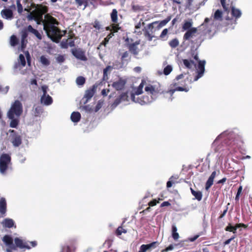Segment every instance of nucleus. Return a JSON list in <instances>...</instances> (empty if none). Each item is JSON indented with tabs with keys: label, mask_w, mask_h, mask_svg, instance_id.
I'll return each instance as SVG.
<instances>
[{
	"label": "nucleus",
	"mask_w": 252,
	"mask_h": 252,
	"mask_svg": "<svg viewBox=\"0 0 252 252\" xmlns=\"http://www.w3.org/2000/svg\"><path fill=\"white\" fill-rule=\"evenodd\" d=\"M72 54L77 59L81 61H86L87 60V58L85 55V52L81 49H72Z\"/></svg>",
	"instance_id": "9d476101"
},
{
	"label": "nucleus",
	"mask_w": 252,
	"mask_h": 252,
	"mask_svg": "<svg viewBox=\"0 0 252 252\" xmlns=\"http://www.w3.org/2000/svg\"><path fill=\"white\" fill-rule=\"evenodd\" d=\"M103 103H104L103 100H102V99L99 100L98 101V102L95 106V111L97 112V111H98V110L102 107V106L103 105Z\"/></svg>",
	"instance_id": "de8ad7c7"
},
{
	"label": "nucleus",
	"mask_w": 252,
	"mask_h": 252,
	"mask_svg": "<svg viewBox=\"0 0 252 252\" xmlns=\"http://www.w3.org/2000/svg\"><path fill=\"white\" fill-rule=\"evenodd\" d=\"M23 112V106L21 102L15 100L7 112V117L9 119H13L15 117L19 118Z\"/></svg>",
	"instance_id": "20e7f679"
},
{
	"label": "nucleus",
	"mask_w": 252,
	"mask_h": 252,
	"mask_svg": "<svg viewBox=\"0 0 252 252\" xmlns=\"http://www.w3.org/2000/svg\"><path fill=\"white\" fill-rule=\"evenodd\" d=\"M169 45L172 48H175L179 45V41L177 39H173L169 42Z\"/></svg>",
	"instance_id": "a18cd8bd"
},
{
	"label": "nucleus",
	"mask_w": 252,
	"mask_h": 252,
	"mask_svg": "<svg viewBox=\"0 0 252 252\" xmlns=\"http://www.w3.org/2000/svg\"><path fill=\"white\" fill-rule=\"evenodd\" d=\"M127 232V231L126 229L123 228L121 226L118 227V228L117 229L116 231V234L117 236L121 235L122 233H126Z\"/></svg>",
	"instance_id": "a19ab883"
},
{
	"label": "nucleus",
	"mask_w": 252,
	"mask_h": 252,
	"mask_svg": "<svg viewBox=\"0 0 252 252\" xmlns=\"http://www.w3.org/2000/svg\"><path fill=\"white\" fill-rule=\"evenodd\" d=\"M191 193L195 197V199H197L198 201H200L202 199V194L201 192L198 191H196L192 189L191 188L190 189Z\"/></svg>",
	"instance_id": "2f4dec72"
},
{
	"label": "nucleus",
	"mask_w": 252,
	"mask_h": 252,
	"mask_svg": "<svg viewBox=\"0 0 252 252\" xmlns=\"http://www.w3.org/2000/svg\"><path fill=\"white\" fill-rule=\"evenodd\" d=\"M167 32H168V30H167V29H164V30L162 31V32L161 33L160 35V37L161 38H163L165 35H167Z\"/></svg>",
	"instance_id": "13d9d810"
},
{
	"label": "nucleus",
	"mask_w": 252,
	"mask_h": 252,
	"mask_svg": "<svg viewBox=\"0 0 252 252\" xmlns=\"http://www.w3.org/2000/svg\"><path fill=\"white\" fill-rule=\"evenodd\" d=\"M231 14L232 15L235 17L236 19L240 17L241 16V11L237 8L234 7H232L231 8Z\"/></svg>",
	"instance_id": "c756f323"
},
{
	"label": "nucleus",
	"mask_w": 252,
	"mask_h": 252,
	"mask_svg": "<svg viewBox=\"0 0 252 252\" xmlns=\"http://www.w3.org/2000/svg\"><path fill=\"white\" fill-rule=\"evenodd\" d=\"M19 62L22 66L26 65V63L24 56L23 54H20L19 57Z\"/></svg>",
	"instance_id": "c03bdc74"
},
{
	"label": "nucleus",
	"mask_w": 252,
	"mask_h": 252,
	"mask_svg": "<svg viewBox=\"0 0 252 252\" xmlns=\"http://www.w3.org/2000/svg\"><path fill=\"white\" fill-rule=\"evenodd\" d=\"M43 108L41 106H34L33 115L35 117H39L43 112Z\"/></svg>",
	"instance_id": "bb28decb"
},
{
	"label": "nucleus",
	"mask_w": 252,
	"mask_h": 252,
	"mask_svg": "<svg viewBox=\"0 0 252 252\" xmlns=\"http://www.w3.org/2000/svg\"><path fill=\"white\" fill-rule=\"evenodd\" d=\"M29 32L27 30V28L26 29H24L21 32V40H27V38L28 36V32Z\"/></svg>",
	"instance_id": "37998d69"
},
{
	"label": "nucleus",
	"mask_w": 252,
	"mask_h": 252,
	"mask_svg": "<svg viewBox=\"0 0 252 252\" xmlns=\"http://www.w3.org/2000/svg\"><path fill=\"white\" fill-rule=\"evenodd\" d=\"M4 225L6 227L11 228L14 225V221L12 219H6L4 220Z\"/></svg>",
	"instance_id": "c9c22d12"
},
{
	"label": "nucleus",
	"mask_w": 252,
	"mask_h": 252,
	"mask_svg": "<svg viewBox=\"0 0 252 252\" xmlns=\"http://www.w3.org/2000/svg\"><path fill=\"white\" fill-rule=\"evenodd\" d=\"M158 203V201L156 200H153L149 203V205L151 206H154Z\"/></svg>",
	"instance_id": "052dcab7"
},
{
	"label": "nucleus",
	"mask_w": 252,
	"mask_h": 252,
	"mask_svg": "<svg viewBox=\"0 0 252 252\" xmlns=\"http://www.w3.org/2000/svg\"><path fill=\"white\" fill-rule=\"evenodd\" d=\"M199 28L197 29L195 28H191L190 30L187 31L184 35V39L185 40H189L191 38L196 36L198 31H199Z\"/></svg>",
	"instance_id": "4468645a"
},
{
	"label": "nucleus",
	"mask_w": 252,
	"mask_h": 252,
	"mask_svg": "<svg viewBox=\"0 0 252 252\" xmlns=\"http://www.w3.org/2000/svg\"><path fill=\"white\" fill-rule=\"evenodd\" d=\"M241 226L246 227V225L245 224H242V223L237 224L235 226L229 225L226 227L225 230L226 231L233 232L234 233H235L236 229L238 228H239Z\"/></svg>",
	"instance_id": "393cba45"
},
{
	"label": "nucleus",
	"mask_w": 252,
	"mask_h": 252,
	"mask_svg": "<svg viewBox=\"0 0 252 252\" xmlns=\"http://www.w3.org/2000/svg\"><path fill=\"white\" fill-rule=\"evenodd\" d=\"M170 20V18H167V19L161 21L158 24V28H160L167 24V23Z\"/></svg>",
	"instance_id": "09e8293b"
},
{
	"label": "nucleus",
	"mask_w": 252,
	"mask_h": 252,
	"mask_svg": "<svg viewBox=\"0 0 252 252\" xmlns=\"http://www.w3.org/2000/svg\"><path fill=\"white\" fill-rule=\"evenodd\" d=\"M16 3L17 5V10L19 13L23 12V6L21 3V0H17Z\"/></svg>",
	"instance_id": "3c124183"
},
{
	"label": "nucleus",
	"mask_w": 252,
	"mask_h": 252,
	"mask_svg": "<svg viewBox=\"0 0 252 252\" xmlns=\"http://www.w3.org/2000/svg\"><path fill=\"white\" fill-rule=\"evenodd\" d=\"M19 43V39L15 35L10 36V44L11 46H16Z\"/></svg>",
	"instance_id": "7c9ffc66"
},
{
	"label": "nucleus",
	"mask_w": 252,
	"mask_h": 252,
	"mask_svg": "<svg viewBox=\"0 0 252 252\" xmlns=\"http://www.w3.org/2000/svg\"><path fill=\"white\" fill-rule=\"evenodd\" d=\"M172 237L175 240H178L179 238V235L178 233L177 232L172 233Z\"/></svg>",
	"instance_id": "bf43d9fd"
},
{
	"label": "nucleus",
	"mask_w": 252,
	"mask_h": 252,
	"mask_svg": "<svg viewBox=\"0 0 252 252\" xmlns=\"http://www.w3.org/2000/svg\"><path fill=\"white\" fill-rule=\"evenodd\" d=\"M173 249H174L173 246L172 245H170L168 247H167L165 250H163L162 252H163L164 251H171Z\"/></svg>",
	"instance_id": "680f3d73"
},
{
	"label": "nucleus",
	"mask_w": 252,
	"mask_h": 252,
	"mask_svg": "<svg viewBox=\"0 0 252 252\" xmlns=\"http://www.w3.org/2000/svg\"><path fill=\"white\" fill-rule=\"evenodd\" d=\"M211 18L214 20V23H216L217 21H221L222 20V12L220 10H217Z\"/></svg>",
	"instance_id": "5701e85b"
},
{
	"label": "nucleus",
	"mask_w": 252,
	"mask_h": 252,
	"mask_svg": "<svg viewBox=\"0 0 252 252\" xmlns=\"http://www.w3.org/2000/svg\"><path fill=\"white\" fill-rule=\"evenodd\" d=\"M15 249L13 251L17 250V248L20 249H30L31 247L29 246L26 243H24L23 241L19 238H15L14 239Z\"/></svg>",
	"instance_id": "ddd939ff"
},
{
	"label": "nucleus",
	"mask_w": 252,
	"mask_h": 252,
	"mask_svg": "<svg viewBox=\"0 0 252 252\" xmlns=\"http://www.w3.org/2000/svg\"><path fill=\"white\" fill-rule=\"evenodd\" d=\"M61 46L62 48L66 49L68 46L74 47L75 42L74 40L69 41L68 39H64L62 41Z\"/></svg>",
	"instance_id": "f3484780"
},
{
	"label": "nucleus",
	"mask_w": 252,
	"mask_h": 252,
	"mask_svg": "<svg viewBox=\"0 0 252 252\" xmlns=\"http://www.w3.org/2000/svg\"><path fill=\"white\" fill-rule=\"evenodd\" d=\"M9 132L10 133V141L13 145L16 147L19 146L22 144L21 136L13 129H10Z\"/></svg>",
	"instance_id": "0eeeda50"
},
{
	"label": "nucleus",
	"mask_w": 252,
	"mask_h": 252,
	"mask_svg": "<svg viewBox=\"0 0 252 252\" xmlns=\"http://www.w3.org/2000/svg\"><path fill=\"white\" fill-rule=\"evenodd\" d=\"M110 69V65H108L105 69L103 70V79L104 80L108 79L107 76V71Z\"/></svg>",
	"instance_id": "603ef678"
},
{
	"label": "nucleus",
	"mask_w": 252,
	"mask_h": 252,
	"mask_svg": "<svg viewBox=\"0 0 252 252\" xmlns=\"http://www.w3.org/2000/svg\"><path fill=\"white\" fill-rule=\"evenodd\" d=\"M43 94L41 98V102L43 103L46 105H50L53 102V99L51 96L49 95H46V90L43 88Z\"/></svg>",
	"instance_id": "dca6fc26"
},
{
	"label": "nucleus",
	"mask_w": 252,
	"mask_h": 252,
	"mask_svg": "<svg viewBox=\"0 0 252 252\" xmlns=\"http://www.w3.org/2000/svg\"><path fill=\"white\" fill-rule=\"evenodd\" d=\"M30 84L31 85H35L36 86L37 85V81H36V80L35 79H32L31 82H30Z\"/></svg>",
	"instance_id": "69168bd1"
},
{
	"label": "nucleus",
	"mask_w": 252,
	"mask_h": 252,
	"mask_svg": "<svg viewBox=\"0 0 252 252\" xmlns=\"http://www.w3.org/2000/svg\"><path fill=\"white\" fill-rule=\"evenodd\" d=\"M129 95L128 93L122 94L119 98H117L113 104H111V108L116 107L120 103L122 102H127Z\"/></svg>",
	"instance_id": "9b49d317"
},
{
	"label": "nucleus",
	"mask_w": 252,
	"mask_h": 252,
	"mask_svg": "<svg viewBox=\"0 0 252 252\" xmlns=\"http://www.w3.org/2000/svg\"><path fill=\"white\" fill-rule=\"evenodd\" d=\"M2 241L7 246L6 250L7 252H13V250L15 249V245L13 244V240L9 235H5L2 239Z\"/></svg>",
	"instance_id": "6e6552de"
},
{
	"label": "nucleus",
	"mask_w": 252,
	"mask_h": 252,
	"mask_svg": "<svg viewBox=\"0 0 252 252\" xmlns=\"http://www.w3.org/2000/svg\"><path fill=\"white\" fill-rule=\"evenodd\" d=\"M27 28L29 32L34 34L38 39H42V35L41 33L37 30L34 29L31 25H29Z\"/></svg>",
	"instance_id": "6ab92c4d"
},
{
	"label": "nucleus",
	"mask_w": 252,
	"mask_h": 252,
	"mask_svg": "<svg viewBox=\"0 0 252 252\" xmlns=\"http://www.w3.org/2000/svg\"><path fill=\"white\" fill-rule=\"evenodd\" d=\"M226 180V178H223L218 182V184H223Z\"/></svg>",
	"instance_id": "338daca9"
},
{
	"label": "nucleus",
	"mask_w": 252,
	"mask_h": 252,
	"mask_svg": "<svg viewBox=\"0 0 252 252\" xmlns=\"http://www.w3.org/2000/svg\"><path fill=\"white\" fill-rule=\"evenodd\" d=\"M183 77V74L178 75L170 85L169 90L168 91L167 93L169 94L170 95H172L175 91H185L187 92L189 91V88H184L180 86L181 84L179 80L182 79Z\"/></svg>",
	"instance_id": "39448f33"
},
{
	"label": "nucleus",
	"mask_w": 252,
	"mask_h": 252,
	"mask_svg": "<svg viewBox=\"0 0 252 252\" xmlns=\"http://www.w3.org/2000/svg\"><path fill=\"white\" fill-rule=\"evenodd\" d=\"M141 26H142V24L140 22L138 23L135 26V29H136L135 31V32H139L138 31V29H140V28L141 27Z\"/></svg>",
	"instance_id": "e2e57ef3"
},
{
	"label": "nucleus",
	"mask_w": 252,
	"mask_h": 252,
	"mask_svg": "<svg viewBox=\"0 0 252 252\" xmlns=\"http://www.w3.org/2000/svg\"><path fill=\"white\" fill-rule=\"evenodd\" d=\"M170 204L168 201H164L161 204V207L168 206H169Z\"/></svg>",
	"instance_id": "0e129e2a"
},
{
	"label": "nucleus",
	"mask_w": 252,
	"mask_h": 252,
	"mask_svg": "<svg viewBox=\"0 0 252 252\" xmlns=\"http://www.w3.org/2000/svg\"><path fill=\"white\" fill-rule=\"evenodd\" d=\"M27 42H28L27 40H21V51H23L24 50V49L26 48Z\"/></svg>",
	"instance_id": "5fc2aeb1"
},
{
	"label": "nucleus",
	"mask_w": 252,
	"mask_h": 252,
	"mask_svg": "<svg viewBox=\"0 0 252 252\" xmlns=\"http://www.w3.org/2000/svg\"><path fill=\"white\" fill-rule=\"evenodd\" d=\"M205 63L206 62L204 60L199 61L198 67L197 69V75L195 77L194 81H197L198 79L201 78L203 75L205 71Z\"/></svg>",
	"instance_id": "1a4fd4ad"
},
{
	"label": "nucleus",
	"mask_w": 252,
	"mask_h": 252,
	"mask_svg": "<svg viewBox=\"0 0 252 252\" xmlns=\"http://www.w3.org/2000/svg\"><path fill=\"white\" fill-rule=\"evenodd\" d=\"M110 39V33L108 34L106 38H104V41L102 42L101 44L105 45L108 43L109 40Z\"/></svg>",
	"instance_id": "4d7b16f0"
},
{
	"label": "nucleus",
	"mask_w": 252,
	"mask_h": 252,
	"mask_svg": "<svg viewBox=\"0 0 252 252\" xmlns=\"http://www.w3.org/2000/svg\"><path fill=\"white\" fill-rule=\"evenodd\" d=\"M192 22L191 20L186 21L183 25L182 29L184 31H188L191 28Z\"/></svg>",
	"instance_id": "473e14b6"
},
{
	"label": "nucleus",
	"mask_w": 252,
	"mask_h": 252,
	"mask_svg": "<svg viewBox=\"0 0 252 252\" xmlns=\"http://www.w3.org/2000/svg\"><path fill=\"white\" fill-rule=\"evenodd\" d=\"M32 247H35L37 245V242L35 241L30 242Z\"/></svg>",
	"instance_id": "774afa93"
},
{
	"label": "nucleus",
	"mask_w": 252,
	"mask_h": 252,
	"mask_svg": "<svg viewBox=\"0 0 252 252\" xmlns=\"http://www.w3.org/2000/svg\"><path fill=\"white\" fill-rule=\"evenodd\" d=\"M97 87V85H94L91 88L86 91L84 97L86 98V101L89 100L94 96Z\"/></svg>",
	"instance_id": "2eb2a0df"
},
{
	"label": "nucleus",
	"mask_w": 252,
	"mask_h": 252,
	"mask_svg": "<svg viewBox=\"0 0 252 252\" xmlns=\"http://www.w3.org/2000/svg\"><path fill=\"white\" fill-rule=\"evenodd\" d=\"M216 173L215 171H213L207 181L205 185V189L207 190H208L213 184L214 179L216 176Z\"/></svg>",
	"instance_id": "a211bd4d"
},
{
	"label": "nucleus",
	"mask_w": 252,
	"mask_h": 252,
	"mask_svg": "<svg viewBox=\"0 0 252 252\" xmlns=\"http://www.w3.org/2000/svg\"><path fill=\"white\" fill-rule=\"evenodd\" d=\"M40 62L43 65L45 66H48L50 64V61L44 55L40 57Z\"/></svg>",
	"instance_id": "f704fd0d"
},
{
	"label": "nucleus",
	"mask_w": 252,
	"mask_h": 252,
	"mask_svg": "<svg viewBox=\"0 0 252 252\" xmlns=\"http://www.w3.org/2000/svg\"><path fill=\"white\" fill-rule=\"evenodd\" d=\"M18 118L13 119H10L11 120V122L10 123V126L12 128H16L19 124V120Z\"/></svg>",
	"instance_id": "e433bc0d"
},
{
	"label": "nucleus",
	"mask_w": 252,
	"mask_h": 252,
	"mask_svg": "<svg viewBox=\"0 0 252 252\" xmlns=\"http://www.w3.org/2000/svg\"><path fill=\"white\" fill-rule=\"evenodd\" d=\"M183 63L185 66L189 69L193 68L196 65V64L192 61L187 59L183 60Z\"/></svg>",
	"instance_id": "a878e982"
},
{
	"label": "nucleus",
	"mask_w": 252,
	"mask_h": 252,
	"mask_svg": "<svg viewBox=\"0 0 252 252\" xmlns=\"http://www.w3.org/2000/svg\"><path fill=\"white\" fill-rule=\"evenodd\" d=\"M76 3L78 4V6H81L84 5L83 9H84L87 6V2L85 0H75Z\"/></svg>",
	"instance_id": "79ce46f5"
},
{
	"label": "nucleus",
	"mask_w": 252,
	"mask_h": 252,
	"mask_svg": "<svg viewBox=\"0 0 252 252\" xmlns=\"http://www.w3.org/2000/svg\"><path fill=\"white\" fill-rule=\"evenodd\" d=\"M57 62L59 63H63L65 61V58L63 55H59L56 58Z\"/></svg>",
	"instance_id": "864d4df0"
},
{
	"label": "nucleus",
	"mask_w": 252,
	"mask_h": 252,
	"mask_svg": "<svg viewBox=\"0 0 252 252\" xmlns=\"http://www.w3.org/2000/svg\"><path fill=\"white\" fill-rule=\"evenodd\" d=\"M221 4L225 11H227L230 8V0H221Z\"/></svg>",
	"instance_id": "72a5a7b5"
},
{
	"label": "nucleus",
	"mask_w": 252,
	"mask_h": 252,
	"mask_svg": "<svg viewBox=\"0 0 252 252\" xmlns=\"http://www.w3.org/2000/svg\"><path fill=\"white\" fill-rule=\"evenodd\" d=\"M70 118L73 122H78L81 119V114L78 112H73L71 115Z\"/></svg>",
	"instance_id": "b1692460"
},
{
	"label": "nucleus",
	"mask_w": 252,
	"mask_h": 252,
	"mask_svg": "<svg viewBox=\"0 0 252 252\" xmlns=\"http://www.w3.org/2000/svg\"><path fill=\"white\" fill-rule=\"evenodd\" d=\"M139 44V42H136L134 43L130 44L129 46V50L133 54L136 55L138 53L137 45Z\"/></svg>",
	"instance_id": "cd10ccee"
},
{
	"label": "nucleus",
	"mask_w": 252,
	"mask_h": 252,
	"mask_svg": "<svg viewBox=\"0 0 252 252\" xmlns=\"http://www.w3.org/2000/svg\"><path fill=\"white\" fill-rule=\"evenodd\" d=\"M126 82L124 80L122 79H119L118 81L114 82L113 84V87L115 88L116 90H119L122 89Z\"/></svg>",
	"instance_id": "4be33fe9"
},
{
	"label": "nucleus",
	"mask_w": 252,
	"mask_h": 252,
	"mask_svg": "<svg viewBox=\"0 0 252 252\" xmlns=\"http://www.w3.org/2000/svg\"><path fill=\"white\" fill-rule=\"evenodd\" d=\"M146 84L144 80H142L137 88H134L130 93V97L131 100L141 105L148 104L152 102L156 99L158 94V90L151 85H146L145 91L146 95L139 96V95L143 92V88Z\"/></svg>",
	"instance_id": "f03ea898"
},
{
	"label": "nucleus",
	"mask_w": 252,
	"mask_h": 252,
	"mask_svg": "<svg viewBox=\"0 0 252 252\" xmlns=\"http://www.w3.org/2000/svg\"><path fill=\"white\" fill-rule=\"evenodd\" d=\"M111 21L115 23L117 22V11L115 9L111 12Z\"/></svg>",
	"instance_id": "4c0bfd02"
},
{
	"label": "nucleus",
	"mask_w": 252,
	"mask_h": 252,
	"mask_svg": "<svg viewBox=\"0 0 252 252\" xmlns=\"http://www.w3.org/2000/svg\"><path fill=\"white\" fill-rule=\"evenodd\" d=\"M10 164H11L10 155L5 153L2 154L0 156V173L2 174H5Z\"/></svg>",
	"instance_id": "423d86ee"
},
{
	"label": "nucleus",
	"mask_w": 252,
	"mask_h": 252,
	"mask_svg": "<svg viewBox=\"0 0 252 252\" xmlns=\"http://www.w3.org/2000/svg\"><path fill=\"white\" fill-rule=\"evenodd\" d=\"M157 244V242H154L149 244H143L140 246L138 252H150L152 249L156 248Z\"/></svg>",
	"instance_id": "f8f14e48"
},
{
	"label": "nucleus",
	"mask_w": 252,
	"mask_h": 252,
	"mask_svg": "<svg viewBox=\"0 0 252 252\" xmlns=\"http://www.w3.org/2000/svg\"><path fill=\"white\" fill-rule=\"evenodd\" d=\"M35 9L32 11L27 16L29 20H34L37 25L41 24L43 25V30L45 31L47 36L53 42H59L63 35L61 34L60 30L56 26L59 24L58 20L49 14L48 7L42 4H32Z\"/></svg>",
	"instance_id": "f257e3e1"
},
{
	"label": "nucleus",
	"mask_w": 252,
	"mask_h": 252,
	"mask_svg": "<svg viewBox=\"0 0 252 252\" xmlns=\"http://www.w3.org/2000/svg\"><path fill=\"white\" fill-rule=\"evenodd\" d=\"M85 78L83 76H79L76 79V83L78 85L82 86L85 83Z\"/></svg>",
	"instance_id": "58836bf2"
},
{
	"label": "nucleus",
	"mask_w": 252,
	"mask_h": 252,
	"mask_svg": "<svg viewBox=\"0 0 252 252\" xmlns=\"http://www.w3.org/2000/svg\"><path fill=\"white\" fill-rule=\"evenodd\" d=\"M172 66L170 65H167L163 69V73L165 75H168L172 71Z\"/></svg>",
	"instance_id": "ea45409f"
},
{
	"label": "nucleus",
	"mask_w": 252,
	"mask_h": 252,
	"mask_svg": "<svg viewBox=\"0 0 252 252\" xmlns=\"http://www.w3.org/2000/svg\"><path fill=\"white\" fill-rule=\"evenodd\" d=\"M1 14L3 17L6 19H11L13 18L12 11L9 9H3L1 11Z\"/></svg>",
	"instance_id": "412c9836"
},
{
	"label": "nucleus",
	"mask_w": 252,
	"mask_h": 252,
	"mask_svg": "<svg viewBox=\"0 0 252 252\" xmlns=\"http://www.w3.org/2000/svg\"><path fill=\"white\" fill-rule=\"evenodd\" d=\"M6 212V202L4 198L0 199V213L1 215H4Z\"/></svg>",
	"instance_id": "aec40b11"
},
{
	"label": "nucleus",
	"mask_w": 252,
	"mask_h": 252,
	"mask_svg": "<svg viewBox=\"0 0 252 252\" xmlns=\"http://www.w3.org/2000/svg\"><path fill=\"white\" fill-rule=\"evenodd\" d=\"M217 23H214L212 18H205L204 23L199 27V30L202 34H207L215 30Z\"/></svg>",
	"instance_id": "7ed1b4c3"
},
{
	"label": "nucleus",
	"mask_w": 252,
	"mask_h": 252,
	"mask_svg": "<svg viewBox=\"0 0 252 252\" xmlns=\"http://www.w3.org/2000/svg\"><path fill=\"white\" fill-rule=\"evenodd\" d=\"M92 25H93L94 28L98 31H99L102 29L101 25H100L99 22L97 20H95Z\"/></svg>",
	"instance_id": "49530a36"
},
{
	"label": "nucleus",
	"mask_w": 252,
	"mask_h": 252,
	"mask_svg": "<svg viewBox=\"0 0 252 252\" xmlns=\"http://www.w3.org/2000/svg\"><path fill=\"white\" fill-rule=\"evenodd\" d=\"M230 132H228L227 131H224L223 132L221 133L215 139L213 143V145H215L216 143L218 140H219L220 139L224 137L225 136H228V138H229L230 136H229V135H231Z\"/></svg>",
	"instance_id": "c85d7f7f"
},
{
	"label": "nucleus",
	"mask_w": 252,
	"mask_h": 252,
	"mask_svg": "<svg viewBox=\"0 0 252 252\" xmlns=\"http://www.w3.org/2000/svg\"><path fill=\"white\" fill-rule=\"evenodd\" d=\"M120 28L119 27V26L117 24H111V34L113 32H116L118 31V30H120Z\"/></svg>",
	"instance_id": "8fccbe9b"
},
{
	"label": "nucleus",
	"mask_w": 252,
	"mask_h": 252,
	"mask_svg": "<svg viewBox=\"0 0 252 252\" xmlns=\"http://www.w3.org/2000/svg\"><path fill=\"white\" fill-rule=\"evenodd\" d=\"M145 36L148 39V40L151 41L154 37L148 31H146L145 32Z\"/></svg>",
	"instance_id": "6e6d98bb"
}]
</instances>
